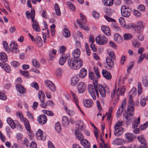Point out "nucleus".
<instances>
[{
    "label": "nucleus",
    "instance_id": "1",
    "mask_svg": "<svg viewBox=\"0 0 148 148\" xmlns=\"http://www.w3.org/2000/svg\"><path fill=\"white\" fill-rule=\"evenodd\" d=\"M83 63V60L80 59H71L68 61L69 67L73 69H77L80 68L82 66Z\"/></svg>",
    "mask_w": 148,
    "mask_h": 148
},
{
    "label": "nucleus",
    "instance_id": "2",
    "mask_svg": "<svg viewBox=\"0 0 148 148\" xmlns=\"http://www.w3.org/2000/svg\"><path fill=\"white\" fill-rule=\"evenodd\" d=\"M88 89L90 94L93 99L95 100L96 99V95L98 97H99L98 88L93 86L92 84H90L88 85Z\"/></svg>",
    "mask_w": 148,
    "mask_h": 148
},
{
    "label": "nucleus",
    "instance_id": "3",
    "mask_svg": "<svg viewBox=\"0 0 148 148\" xmlns=\"http://www.w3.org/2000/svg\"><path fill=\"white\" fill-rule=\"evenodd\" d=\"M93 84V86L98 88V89L100 94L101 96L105 97L106 96L105 89L103 86L101 84H97L98 79L97 78H95L94 79H92Z\"/></svg>",
    "mask_w": 148,
    "mask_h": 148
},
{
    "label": "nucleus",
    "instance_id": "4",
    "mask_svg": "<svg viewBox=\"0 0 148 148\" xmlns=\"http://www.w3.org/2000/svg\"><path fill=\"white\" fill-rule=\"evenodd\" d=\"M97 43L100 45H103L106 44L108 42V39L104 36L99 35L95 38Z\"/></svg>",
    "mask_w": 148,
    "mask_h": 148
},
{
    "label": "nucleus",
    "instance_id": "5",
    "mask_svg": "<svg viewBox=\"0 0 148 148\" xmlns=\"http://www.w3.org/2000/svg\"><path fill=\"white\" fill-rule=\"evenodd\" d=\"M76 21L77 23L79 25V27L82 29L86 31L88 30V27L84 25L86 21V20L85 19V17L84 16L81 14V21L79 19H77Z\"/></svg>",
    "mask_w": 148,
    "mask_h": 148
},
{
    "label": "nucleus",
    "instance_id": "6",
    "mask_svg": "<svg viewBox=\"0 0 148 148\" xmlns=\"http://www.w3.org/2000/svg\"><path fill=\"white\" fill-rule=\"evenodd\" d=\"M121 14L122 16L126 17H128L130 15L132 9L126 6H123L121 9Z\"/></svg>",
    "mask_w": 148,
    "mask_h": 148
},
{
    "label": "nucleus",
    "instance_id": "7",
    "mask_svg": "<svg viewBox=\"0 0 148 148\" xmlns=\"http://www.w3.org/2000/svg\"><path fill=\"white\" fill-rule=\"evenodd\" d=\"M145 27V23L143 22L139 21L137 23V25L134 27L135 31L138 33L142 32Z\"/></svg>",
    "mask_w": 148,
    "mask_h": 148
},
{
    "label": "nucleus",
    "instance_id": "8",
    "mask_svg": "<svg viewBox=\"0 0 148 148\" xmlns=\"http://www.w3.org/2000/svg\"><path fill=\"white\" fill-rule=\"evenodd\" d=\"M77 88L79 93H83L86 90V85L83 82H79L77 84Z\"/></svg>",
    "mask_w": 148,
    "mask_h": 148
},
{
    "label": "nucleus",
    "instance_id": "9",
    "mask_svg": "<svg viewBox=\"0 0 148 148\" xmlns=\"http://www.w3.org/2000/svg\"><path fill=\"white\" fill-rule=\"evenodd\" d=\"M126 100L125 98L122 102L121 107L119 108L116 112L117 115L118 117L120 116L121 115L122 112L126 107Z\"/></svg>",
    "mask_w": 148,
    "mask_h": 148
},
{
    "label": "nucleus",
    "instance_id": "10",
    "mask_svg": "<svg viewBox=\"0 0 148 148\" xmlns=\"http://www.w3.org/2000/svg\"><path fill=\"white\" fill-rule=\"evenodd\" d=\"M45 86L51 90L54 91L56 90L55 85L51 81L49 80H46L45 82Z\"/></svg>",
    "mask_w": 148,
    "mask_h": 148
},
{
    "label": "nucleus",
    "instance_id": "11",
    "mask_svg": "<svg viewBox=\"0 0 148 148\" xmlns=\"http://www.w3.org/2000/svg\"><path fill=\"white\" fill-rule=\"evenodd\" d=\"M37 120L40 124H44L47 122V118L46 115L42 114L38 116Z\"/></svg>",
    "mask_w": 148,
    "mask_h": 148
},
{
    "label": "nucleus",
    "instance_id": "12",
    "mask_svg": "<svg viewBox=\"0 0 148 148\" xmlns=\"http://www.w3.org/2000/svg\"><path fill=\"white\" fill-rule=\"evenodd\" d=\"M106 61L108 66V69L109 70H111L114 66V63L113 60L108 57L106 58Z\"/></svg>",
    "mask_w": 148,
    "mask_h": 148
},
{
    "label": "nucleus",
    "instance_id": "13",
    "mask_svg": "<svg viewBox=\"0 0 148 148\" xmlns=\"http://www.w3.org/2000/svg\"><path fill=\"white\" fill-rule=\"evenodd\" d=\"M134 106L133 105H128L127 108V114L130 116H132L134 114Z\"/></svg>",
    "mask_w": 148,
    "mask_h": 148
},
{
    "label": "nucleus",
    "instance_id": "14",
    "mask_svg": "<svg viewBox=\"0 0 148 148\" xmlns=\"http://www.w3.org/2000/svg\"><path fill=\"white\" fill-rule=\"evenodd\" d=\"M36 134L38 139L45 140L46 139V136L43 134L41 130L40 129L38 130L37 131Z\"/></svg>",
    "mask_w": 148,
    "mask_h": 148
},
{
    "label": "nucleus",
    "instance_id": "15",
    "mask_svg": "<svg viewBox=\"0 0 148 148\" xmlns=\"http://www.w3.org/2000/svg\"><path fill=\"white\" fill-rule=\"evenodd\" d=\"M24 123V125L26 130L30 133L31 132L30 126L28 120L26 118H25L23 120L21 121Z\"/></svg>",
    "mask_w": 148,
    "mask_h": 148
},
{
    "label": "nucleus",
    "instance_id": "16",
    "mask_svg": "<svg viewBox=\"0 0 148 148\" xmlns=\"http://www.w3.org/2000/svg\"><path fill=\"white\" fill-rule=\"evenodd\" d=\"M101 29L103 33L106 35L109 36L110 35V29L109 27L106 25H102Z\"/></svg>",
    "mask_w": 148,
    "mask_h": 148
},
{
    "label": "nucleus",
    "instance_id": "17",
    "mask_svg": "<svg viewBox=\"0 0 148 148\" xmlns=\"http://www.w3.org/2000/svg\"><path fill=\"white\" fill-rule=\"evenodd\" d=\"M102 74L104 77L107 79H110L112 78V76L110 72L105 69L102 70Z\"/></svg>",
    "mask_w": 148,
    "mask_h": 148
},
{
    "label": "nucleus",
    "instance_id": "18",
    "mask_svg": "<svg viewBox=\"0 0 148 148\" xmlns=\"http://www.w3.org/2000/svg\"><path fill=\"white\" fill-rule=\"evenodd\" d=\"M114 129L115 130L114 132V134L116 136H119L123 133L124 130L122 127Z\"/></svg>",
    "mask_w": 148,
    "mask_h": 148
},
{
    "label": "nucleus",
    "instance_id": "19",
    "mask_svg": "<svg viewBox=\"0 0 148 148\" xmlns=\"http://www.w3.org/2000/svg\"><path fill=\"white\" fill-rule=\"evenodd\" d=\"M84 106L88 108H90L92 107L93 105V101L92 99H86L84 101Z\"/></svg>",
    "mask_w": 148,
    "mask_h": 148
},
{
    "label": "nucleus",
    "instance_id": "20",
    "mask_svg": "<svg viewBox=\"0 0 148 148\" xmlns=\"http://www.w3.org/2000/svg\"><path fill=\"white\" fill-rule=\"evenodd\" d=\"M75 134L76 138L80 141L84 139V136L82 133L78 130H75Z\"/></svg>",
    "mask_w": 148,
    "mask_h": 148
},
{
    "label": "nucleus",
    "instance_id": "21",
    "mask_svg": "<svg viewBox=\"0 0 148 148\" xmlns=\"http://www.w3.org/2000/svg\"><path fill=\"white\" fill-rule=\"evenodd\" d=\"M80 142L85 148H89L90 147V143L86 139H83L80 141Z\"/></svg>",
    "mask_w": 148,
    "mask_h": 148
},
{
    "label": "nucleus",
    "instance_id": "22",
    "mask_svg": "<svg viewBox=\"0 0 148 148\" xmlns=\"http://www.w3.org/2000/svg\"><path fill=\"white\" fill-rule=\"evenodd\" d=\"M10 50L12 51L15 53H18L19 51V49L17 48V45H15L14 43H13L12 44H10Z\"/></svg>",
    "mask_w": 148,
    "mask_h": 148
},
{
    "label": "nucleus",
    "instance_id": "23",
    "mask_svg": "<svg viewBox=\"0 0 148 148\" xmlns=\"http://www.w3.org/2000/svg\"><path fill=\"white\" fill-rule=\"evenodd\" d=\"M32 22L33 23L32 24V27L34 30L36 32H40V28L37 21L34 20V22Z\"/></svg>",
    "mask_w": 148,
    "mask_h": 148
},
{
    "label": "nucleus",
    "instance_id": "24",
    "mask_svg": "<svg viewBox=\"0 0 148 148\" xmlns=\"http://www.w3.org/2000/svg\"><path fill=\"white\" fill-rule=\"evenodd\" d=\"M114 39L116 43H120L122 42L123 39L122 37L118 34H115L114 35Z\"/></svg>",
    "mask_w": 148,
    "mask_h": 148
},
{
    "label": "nucleus",
    "instance_id": "25",
    "mask_svg": "<svg viewBox=\"0 0 148 148\" xmlns=\"http://www.w3.org/2000/svg\"><path fill=\"white\" fill-rule=\"evenodd\" d=\"M17 90L20 93L23 94L25 92V89L22 86L19 84H17L16 86Z\"/></svg>",
    "mask_w": 148,
    "mask_h": 148
},
{
    "label": "nucleus",
    "instance_id": "26",
    "mask_svg": "<svg viewBox=\"0 0 148 148\" xmlns=\"http://www.w3.org/2000/svg\"><path fill=\"white\" fill-rule=\"evenodd\" d=\"M38 98L41 102H44L45 99V94L42 90H40L38 93Z\"/></svg>",
    "mask_w": 148,
    "mask_h": 148
},
{
    "label": "nucleus",
    "instance_id": "27",
    "mask_svg": "<svg viewBox=\"0 0 148 148\" xmlns=\"http://www.w3.org/2000/svg\"><path fill=\"white\" fill-rule=\"evenodd\" d=\"M87 73V70L84 68H82L79 74V77L83 78H84L86 75Z\"/></svg>",
    "mask_w": 148,
    "mask_h": 148
},
{
    "label": "nucleus",
    "instance_id": "28",
    "mask_svg": "<svg viewBox=\"0 0 148 148\" xmlns=\"http://www.w3.org/2000/svg\"><path fill=\"white\" fill-rule=\"evenodd\" d=\"M80 54V51L78 49L75 50L72 52V55L75 58H79Z\"/></svg>",
    "mask_w": 148,
    "mask_h": 148
},
{
    "label": "nucleus",
    "instance_id": "29",
    "mask_svg": "<svg viewBox=\"0 0 148 148\" xmlns=\"http://www.w3.org/2000/svg\"><path fill=\"white\" fill-rule=\"evenodd\" d=\"M137 140L141 144L146 146V142L143 135L139 136L137 138Z\"/></svg>",
    "mask_w": 148,
    "mask_h": 148
},
{
    "label": "nucleus",
    "instance_id": "30",
    "mask_svg": "<svg viewBox=\"0 0 148 148\" xmlns=\"http://www.w3.org/2000/svg\"><path fill=\"white\" fill-rule=\"evenodd\" d=\"M104 5L106 6H111L113 4V0H102Z\"/></svg>",
    "mask_w": 148,
    "mask_h": 148
},
{
    "label": "nucleus",
    "instance_id": "31",
    "mask_svg": "<svg viewBox=\"0 0 148 148\" xmlns=\"http://www.w3.org/2000/svg\"><path fill=\"white\" fill-rule=\"evenodd\" d=\"M69 121L68 118L66 116H64L62 118V123L65 126H66L69 124Z\"/></svg>",
    "mask_w": 148,
    "mask_h": 148
},
{
    "label": "nucleus",
    "instance_id": "32",
    "mask_svg": "<svg viewBox=\"0 0 148 148\" xmlns=\"http://www.w3.org/2000/svg\"><path fill=\"white\" fill-rule=\"evenodd\" d=\"M0 59L4 62L7 61V57L4 52H1L0 54Z\"/></svg>",
    "mask_w": 148,
    "mask_h": 148
},
{
    "label": "nucleus",
    "instance_id": "33",
    "mask_svg": "<svg viewBox=\"0 0 148 148\" xmlns=\"http://www.w3.org/2000/svg\"><path fill=\"white\" fill-rule=\"evenodd\" d=\"M78 78L77 76L73 77L71 80V85L72 86L75 85L78 81Z\"/></svg>",
    "mask_w": 148,
    "mask_h": 148
},
{
    "label": "nucleus",
    "instance_id": "34",
    "mask_svg": "<svg viewBox=\"0 0 148 148\" xmlns=\"http://www.w3.org/2000/svg\"><path fill=\"white\" fill-rule=\"evenodd\" d=\"M63 35L64 37L67 38L70 36L71 33L68 29L65 28L64 29Z\"/></svg>",
    "mask_w": 148,
    "mask_h": 148
},
{
    "label": "nucleus",
    "instance_id": "35",
    "mask_svg": "<svg viewBox=\"0 0 148 148\" xmlns=\"http://www.w3.org/2000/svg\"><path fill=\"white\" fill-rule=\"evenodd\" d=\"M63 70L60 68H58L56 70V74L58 78H60L63 73Z\"/></svg>",
    "mask_w": 148,
    "mask_h": 148
},
{
    "label": "nucleus",
    "instance_id": "36",
    "mask_svg": "<svg viewBox=\"0 0 148 148\" xmlns=\"http://www.w3.org/2000/svg\"><path fill=\"white\" fill-rule=\"evenodd\" d=\"M140 116L138 118L137 120H135L134 122L132 124V128H136L138 125L140 123Z\"/></svg>",
    "mask_w": 148,
    "mask_h": 148
},
{
    "label": "nucleus",
    "instance_id": "37",
    "mask_svg": "<svg viewBox=\"0 0 148 148\" xmlns=\"http://www.w3.org/2000/svg\"><path fill=\"white\" fill-rule=\"evenodd\" d=\"M119 21L121 26L125 28H127L125 19L123 17H120L119 19Z\"/></svg>",
    "mask_w": 148,
    "mask_h": 148
},
{
    "label": "nucleus",
    "instance_id": "38",
    "mask_svg": "<svg viewBox=\"0 0 148 148\" xmlns=\"http://www.w3.org/2000/svg\"><path fill=\"white\" fill-rule=\"evenodd\" d=\"M54 8L56 14L58 16H60L61 15L60 10L57 3H56L55 4Z\"/></svg>",
    "mask_w": 148,
    "mask_h": 148
},
{
    "label": "nucleus",
    "instance_id": "39",
    "mask_svg": "<svg viewBox=\"0 0 148 148\" xmlns=\"http://www.w3.org/2000/svg\"><path fill=\"white\" fill-rule=\"evenodd\" d=\"M127 138L129 141H132L134 138V136L133 134L131 133H129L126 134Z\"/></svg>",
    "mask_w": 148,
    "mask_h": 148
},
{
    "label": "nucleus",
    "instance_id": "40",
    "mask_svg": "<svg viewBox=\"0 0 148 148\" xmlns=\"http://www.w3.org/2000/svg\"><path fill=\"white\" fill-rule=\"evenodd\" d=\"M109 56H108L107 57H108L111 59L113 60H115L116 59V56L115 55L113 51H111L108 53Z\"/></svg>",
    "mask_w": 148,
    "mask_h": 148
},
{
    "label": "nucleus",
    "instance_id": "41",
    "mask_svg": "<svg viewBox=\"0 0 148 148\" xmlns=\"http://www.w3.org/2000/svg\"><path fill=\"white\" fill-rule=\"evenodd\" d=\"M32 62L33 65L37 68H39L40 66L39 63L35 59L32 60Z\"/></svg>",
    "mask_w": 148,
    "mask_h": 148
},
{
    "label": "nucleus",
    "instance_id": "42",
    "mask_svg": "<svg viewBox=\"0 0 148 148\" xmlns=\"http://www.w3.org/2000/svg\"><path fill=\"white\" fill-rule=\"evenodd\" d=\"M66 4L70 10H73L75 9V6L73 4L70 2L67 1Z\"/></svg>",
    "mask_w": 148,
    "mask_h": 148
},
{
    "label": "nucleus",
    "instance_id": "43",
    "mask_svg": "<svg viewBox=\"0 0 148 148\" xmlns=\"http://www.w3.org/2000/svg\"><path fill=\"white\" fill-rule=\"evenodd\" d=\"M3 69L7 73H10L11 71L10 67L7 64H5L3 66Z\"/></svg>",
    "mask_w": 148,
    "mask_h": 148
},
{
    "label": "nucleus",
    "instance_id": "44",
    "mask_svg": "<svg viewBox=\"0 0 148 148\" xmlns=\"http://www.w3.org/2000/svg\"><path fill=\"white\" fill-rule=\"evenodd\" d=\"M123 36L124 39L125 40H130L132 38V35L130 34H124Z\"/></svg>",
    "mask_w": 148,
    "mask_h": 148
},
{
    "label": "nucleus",
    "instance_id": "45",
    "mask_svg": "<svg viewBox=\"0 0 148 148\" xmlns=\"http://www.w3.org/2000/svg\"><path fill=\"white\" fill-rule=\"evenodd\" d=\"M111 27L116 31H121V28L118 27L117 24L115 23H112L111 25Z\"/></svg>",
    "mask_w": 148,
    "mask_h": 148
},
{
    "label": "nucleus",
    "instance_id": "46",
    "mask_svg": "<svg viewBox=\"0 0 148 148\" xmlns=\"http://www.w3.org/2000/svg\"><path fill=\"white\" fill-rule=\"evenodd\" d=\"M35 16V10H34L32 9L30 13V17L31 18L32 22H34V18Z\"/></svg>",
    "mask_w": 148,
    "mask_h": 148
},
{
    "label": "nucleus",
    "instance_id": "47",
    "mask_svg": "<svg viewBox=\"0 0 148 148\" xmlns=\"http://www.w3.org/2000/svg\"><path fill=\"white\" fill-rule=\"evenodd\" d=\"M55 129L58 132H60L61 129V125L59 122H57L55 125Z\"/></svg>",
    "mask_w": 148,
    "mask_h": 148
},
{
    "label": "nucleus",
    "instance_id": "48",
    "mask_svg": "<svg viewBox=\"0 0 148 148\" xmlns=\"http://www.w3.org/2000/svg\"><path fill=\"white\" fill-rule=\"evenodd\" d=\"M124 117L125 118L126 124L127 125L130 124L132 122V118L128 116V115L125 116Z\"/></svg>",
    "mask_w": 148,
    "mask_h": 148
},
{
    "label": "nucleus",
    "instance_id": "49",
    "mask_svg": "<svg viewBox=\"0 0 148 148\" xmlns=\"http://www.w3.org/2000/svg\"><path fill=\"white\" fill-rule=\"evenodd\" d=\"M143 83L145 86L148 85V77H145L143 78Z\"/></svg>",
    "mask_w": 148,
    "mask_h": 148
},
{
    "label": "nucleus",
    "instance_id": "50",
    "mask_svg": "<svg viewBox=\"0 0 148 148\" xmlns=\"http://www.w3.org/2000/svg\"><path fill=\"white\" fill-rule=\"evenodd\" d=\"M148 100V98L145 99V98H142L140 99V105L142 106H145L146 104V101Z\"/></svg>",
    "mask_w": 148,
    "mask_h": 148
},
{
    "label": "nucleus",
    "instance_id": "51",
    "mask_svg": "<svg viewBox=\"0 0 148 148\" xmlns=\"http://www.w3.org/2000/svg\"><path fill=\"white\" fill-rule=\"evenodd\" d=\"M142 88L141 84L140 82H138V95H139L142 92Z\"/></svg>",
    "mask_w": 148,
    "mask_h": 148
},
{
    "label": "nucleus",
    "instance_id": "52",
    "mask_svg": "<svg viewBox=\"0 0 148 148\" xmlns=\"http://www.w3.org/2000/svg\"><path fill=\"white\" fill-rule=\"evenodd\" d=\"M42 111L44 114H46L48 116H53L54 115L53 113L52 112L49 110H43Z\"/></svg>",
    "mask_w": 148,
    "mask_h": 148
},
{
    "label": "nucleus",
    "instance_id": "53",
    "mask_svg": "<svg viewBox=\"0 0 148 148\" xmlns=\"http://www.w3.org/2000/svg\"><path fill=\"white\" fill-rule=\"evenodd\" d=\"M26 115L27 117L30 119L32 120L34 119V117L32 113L29 111H28L26 112Z\"/></svg>",
    "mask_w": 148,
    "mask_h": 148
},
{
    "label": "nucleus",
    "instance_id": "54",
    "mask_svg": "<svg viewBox=\"0 0 148 148\" xmlns=\"http://www.w3.org/2000/svg\"><path fill=\"white\" fill-rule=\"evenodd\" d=\"M20 73L21 74L23 75L24 77H27L29 76V73L27 71H23L20 70Z\"/></svg>",
    "mask_w": 148,
    "mask_h": 148
},
{
    "label": "nucleus",
    "instance_id": "55",
    "mask_svg": "<svg viewBox=\"0 0 148 148\" xmlns=\"http://www.w3.org/2000/svg\"><path fill=\"white\" fill-rule=\"evenodd\" d=\"M66 61V60L64 58V57L61 56L59 61L60 64L61 65H63L65 63Z\"/></svg>",
    "mask_w": 148,
    "mask_h": 148
},
{
    "label": "nucleus",
    "instance_id": "56",
    "mask_svg": "<svg viewBox=\"0 0 148 148\" xmlns=\"http://www.w3.org/2000/svg\"><path fill=\"white\" fill-rule=\"evenodd\" d=\"M57 51L56 50H53L52 51L49 52V56L50 57V59H52L53 58V55H55Z\"/></svg>",
    "mask_w": 148,
    "mask_h": 148
},
{
    "label": "nucleus",
    "instance_id": "57",
    "mask_svg": "<svg viewBox=\"0 0 148 148\" xmlns=\"http://www.w3.org/2000/svg\"><path fill=\"white\" fill-rule=\"evenodd\" d=\"M11 64L13 66L15 67L19 65V62L16 61H13L11 62Z\"/></svg>",
    "mask_w": 148,
    "mask_h": 148
},
{
    "label": "nucleus",
    "instance_id": "58",
    "mask_svg": "<svg viewBox=\"0 0 148 148\" xmlns=\"http://www.w3.org/2000/svg\"><path fill=\"white\" fill-rule=\"evenodd\" d=\"M71 94L73 97V99L74 101L76 103V105H77V103H78L77 101V97H76L75 95L72 92H71Z\"/></svg>",
    "mask_w": 148,
    "mask_h": 148
},
{
    "label": "nucleus",
    "instance_id": "59",
    "mask_svg": "<svg viewBox=\"0 0 148 148\" xmlns=\"http://www.w3.org/2000/svg\"><path fill=\"white\" fill-rule=\"evenodd\" d=\"M132 45L135 47L137 48L140 45V44L139 43L138 41H134L132 42Z\"/></svg>",
    "mask_w": 148,
    "mask_h": 148
},
{
    "label": "nucleus",
    "instance_id": "60",
    "mask_svg": "<svg viewBox=\"0 0 148 148\" xmlns=\"http://www.w3.org/2000/svg\"><path fill=\"white\" fill-rule=\"evenodd\" d=\"M122 125V122L118 121L114 126V128H121Z\"/></svg>",
    "mask_w": 148,
    "mask_h": 148
},
{
    "label": "nucleus",
    "instance_id": "61",
    "mask_svg": "<svg viewBox=\"0 0 148 148\" xmlns=\"http://www.w3.org/2000/svg\"><path fill=\"white\" fill-rule=\"evenodd\" d=\"M145 57V54L141 55L139 57V59L137 61V63L138 64L140 63L143 60L144 58Z\"/></svg>",
    "mask_w": 148,
    "mask_h": 148
},
{
    "label": "nucleus",
    "instance_id": "62",
    "mask_svg": "<svg viewBox=\"0 0 148 148\" xmlns=\"http://www.w3.org/2000/svg\"><path fill=\"white\" fill-rule=\"evenodd\" d=\"M133 13L134 16L138 17H140L141 15V13L136 10H134Z\"/></svg>",
    "mask_w": 148,
    "mask_h": 148
},
{
    "label": "nucleus",
    "instance_id": "63",
    "mask_svg": "<svg viewBox=\"0 0 148 148\" xmlns=\"http://www.w3.org/2000/svg\"><path fill=\"white\" fill-rule=\"evenodd\" d=\"M93 16L96 19H98L99 16V14L96 11H93L92 13Z\"/></svg>",
    "mask_w": 148,
    "mask_h": 148
},
{
    "label": "nucleus",
    "instance_id": "64",
    "mask_svg": "<svg viewBox=\"0 0 148 148\" xmlns=\"http://www.w3.org/2000/svg\"><path fill=\"white\" fill-rule=\"evenodd\" d=\"M148 126V122H147L143 125L140 126V128L142 130H144Z\"/></svg>",
    "mask_w": 148,
    "mask_h": 148
}]
</instances>
